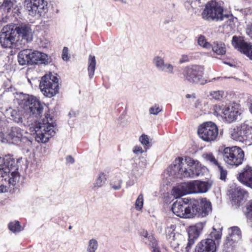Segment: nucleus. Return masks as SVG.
<instances>
[{
    "instance_id": "f3484780",
    "label": "nucleus",
    "mask_w": 252,
    "mask_h": 252,
    "mask_svg": "<svg viewBox=\"0 0 252 252\" xmlns=\"http://www.w3.org/2000/svg\"><path fill=\"white\" fill-rule=\"evenodd\" d=\"M14 31L16 32V35L18 34V37H21L22 40L27 42L32 40V29L29 24L21 23L16 26Z\"/></svg>"
},
{
    "instance_id": "f03ea898",
    "label": "nucleus",
    "mask_w": 252,
    "mask_h": 252,
    "mask_svg": "<svg viewBox=\"0 0 252 252\" xmlns=\"http://www.w3.org/2000/svg\"><path fill=\"white\" fill-rule=\"evenodd\" d=\"M0 161V193L7 192L20 178L17 162L11 157L1 158Z\"/></svg>"
},
{
    "instance_id": "412c9836",
    "label": "nucleus",
    "mask_w": 252,
    "mask_h": 252,
    "mask_svg": "<svg viewBox=\"0 0 252 252\" xmlns=\"http://www.w3.org/2000/svg\"><path fill=\"white\" fill-rule=\"evenodd\" d=\"M189 183H184L174 187L172 190V195L175 198L181 197L185 195L191 193Z\"/></svg>"
},
{
    "instance_id": "6ab92c4d",
    "label": "nucleus",
    "mask_w": 252,
    "mask_h": 252,
    "mask_svg": "<svg viewBox=\"0 0 252 252\" xmlns=\"http://www.w3.org/2000/svg\"><path fill=\"white\" fill-rule=\"evenodd\" d=\"M248 192L244 189L237 188L232 194V204L236 208L240 207L246 195Z\"/></svg>"
},
{
    "instance_id": "2eb2a0df",
    "label": "nucleus",
    "mask_w": 252,
    "mask_h": 252,
    "mask_svg": "<svg viewBox=\"0 0 252 252\" xmlns=\"http://www.w3.org/2000/svg\"><path fill=\"white\" fill-rule=\"evenodd\" d=\"M237 179L243 186L252 189V166H244L238 173Z\"/></svg>"
},
{
    "instance_id": "4468645a",
    "label": "nucleus",
    "mask_w": 252,
    "mask_h": 252,
    "mask_svg": "<svg viewBox=\"0 0 252 252\" xmlns=\"http://www.w3.org/2000/svg\"><path fill=\"white\" fill-rule=\"evenodd\" d=\"M184 165L183 158L178 157L176 158L173 162V164L171 165V173L180 178L192 176L193 174L189 173L188 169L183 168Z\"/></svg>"
},
{
    "instance_id": "393cba45",
    "label": "nucleus",
    "mask_w": 252,
    "mask_h": 252,
    "mask_svg": "<svg viewBox=\"0 0 252 252\" xmlns=\"http://www.w3.org/2000/svg\"><path fill=\"white\" fill-rule=\"evenodd\" d=\"M22 131L18 127H12L9 135L13 140L20 141L23 136Z\"/></svg>"
},
{
    "instance_id": "1a4fd4ad",
    "label": "nucleus",
    "mask_w": 252,
    "mask_h": 252,
    "mask_svg": "<svg viewBox=\"0 0 252 252\" xmlns=\"http://www.w3.org/2000/svg\"><path fill=\"white\" fill-rule=\"evenodd\" d=\"M200 138L207 142H211L216 140L219 134V129L217 125L212 122H206L200 125L197 130Z\"/></svg>"
},
{
    "instance_id": "72a5a7b5",
    "label": "nucleus",
    "mask_w": 252,
    "mask_h": 252,
    "mask_svg": "<svg viewBox=\"0 0 252 252\" xmlns=\"http://www.w3.org/2000/svg\"><path fill=\"white\" fill-rule=\"evenodd\" d=\"M216 168L220 173V179L222 181H225L227 175V170L221 165V163Z\"/></svg>"
},
{
    "instance_id": "a878e982",
    "label": "nucleus",
    "mask_w": 252,
    "mask_h": 252,
    "mask_svg": "<svg viewBox=\"0 0 252 252\" xmlns=\"http://www.w3.org/2000/svg\"><path fill=\"white\" fill-rule=\"evenodd\" d=\"M96 66V60L94 56L90 55L88 60V71L90 78L94 76Z\"/></svg>"
},
{
    "instance_id": "79ce46f5",
    "label": "nucleus",
    "mask_w": 252,
    "mask_h": 252,
    "mask_svg": "<svg viewBox=\"0 0 252 252\" xmlns=\"http://www.w3.org/2000/svg\"><path fill=\"white\" fill-rule=\"evenodd\" d=\"M210 94L215 99L220 100L222 97V92L220 91H214L210 93Z\"/></svg>"
},
{
    "instance_id": "2f4dec72",
    "label": "nucleus",
    "mask_w": 252,
    "mask_h": 252,
    "mask_svg": "<svg viewBox=\"0 0 252 252\" xmlns=\"http://www.w3.org/2000/svg\"><path fill=\"white\" fill-rule=\"evenodd\" d=\"M16 2V0H4L3 3L0 5V10L3 9L8 12Z\"/></svg>"
},
{
    "instance_id": "ea45409f",
    "label": "nucleus",
    "mask_w": 252,
    "mask_h": 252,
    "mask_svg": "<svg viewBox=\"0 0 252 252\" xmlns=\"http://www.w3.org/2000/svg\"><path fill=\"white\" fill-rule=\"evenodd\" d=\"M198 160H195L193 158L189 157H185V161L187 163L188 165L190 168L193 167L194 164L197 162Z\"/></svg>"
},
{
    "instance_id": "7c9ffc66",
    "label": "nucleus",
    "mask_w": 252,
    "mask_h": 252,
    "mask_svg": "<svg viewBox=\"0 0 252 252\" xmlns=\"http://www.w3.org/2000/svg\"><path fill=\"white\" fill-rule=\"evenodd\" d=\"M107 178L106 175L103 172H101L99 174L94 184V188H98L101 187L105 183Z\"/></svg>"
},
{
    "instance_id": "e433bc0d",
    "label": "nucleus",
    "mask_w": 252,
    "mask_h": 252,
    "mask_svg": "<svg viewBox=\"0 0 252 252\" xmlns=\"http://www.w3.org/2000/svg\"><path fill=\"white\" fill-rule=\"evenodd\" d=\"M98 247V243L95 239H92L89 242L87 248L88 252H95Z\"/></svg>"
},
{
    "instance_id": "b1692460",
    "label": "nucleus",
    "mask_w": 252,
    "mask_h": 252,
    "mask_svg": "<svg viewBox=\"0 0 252 252\" xmlns=\"http://www.w3.org/2000/svg\"><path fill=\"white\" fill-rule=\"evenodd\" d=\"M188 242L186 248V251L189 252L191 247L194 244L195 241L198 237V234L196 229L194 227L190 228L188 232Z\"/></svg>"
},
{
    "instance_id": "39448f33",
    "label": "nucleus",
    "mask_w": 252,
    "mask_h": 252,
    "mask_svg": "<svg viewBox=\"0 0 252 252\" xmlns=\"http://www.w3.org/2000/svg\"><path fill=\"white\" fill-rule=\"evenodd\" d=\"M18 60L21 65H33L48 63V56L45 53L31 49L21 51L18 54Z\"/></svg>"
},
{
    "instance_id": "ddd939ff",
    "label": "nucleus",
    "mask_w": 252,
    "mask_h": 252,
    "mask_svg": "<svg viewBox=\"0 0 252 252\" xmlns=\"http://www.w3.org/2000/svg\"><path fill=\"white\" fill-rule=\"evenodd\" d=\"M232 45L235 49L245 55L252 61V44L246 42L242 36H233Z\"/></svg>"
},
{
    "instance_id": "bb28decb",
    "label": "nucleus",
    "mask_w": 252,
    "mask_h": 252,
    "mask_svg": "<svg viewBox=\"0 0 252 252\" xmlns=\"http://www.w3.org/2000/svg\"><path fill=\"white\" fill-rule=\"evenodd\" d=\"M211 48L217 55H223L226 53L225 44L222 43L214 42Z\"/></svg>"
},
{
    "instance_id": "bf43d9fd",
    "label": "nucleus",
    "mask_w": 252,
    "mask_h": 252,
    "mask_svg": "<svg viewBox=\"0 0 252 252\" xmlns=\"http://www.w3.org/2000/svg\"><path fill=\"white\" fill-rule=\"evenodd\" d=\"M186 97H187V98H189V97H190V95H189V94H187V95H186Z\"/></svg>"
},
{
    "instance_id": "4be33fe9",
    "label": "nucleus",
    "mask_w": 252,
    "mask_h": 252,
    "mask_svg": "<svg viewBox=\"0 0 252 252\" xmlns=\"http://www.w3.org/2000/svg\"><path fill=\"white\" fill-rule=\"evenodd\" d=\"M189 183H184L174 187L172 190V195L175 198L181 197L185 195L191 193Z\"/></svg>"
},
{
    "instance_id": "052dcab7",
    "label": "nucleus",
    "mask_w": 252,
    "mask_h": 252,
    "mask_svg": "<svg viewBox=\"0 0 252 252\" xmlns=\"http://www.w3.org/2000/svg\"><path fill=\"white\" fill-rule=\"evenodd\" d=\"M71 228H72V227H71V226H70L69 227V229H71Z\"/></svg>"
},
{
    "instance_id": "aec40b11",
    "label": "nucleus",
    "mask_w": 252,
    "mask_h": 252,
    "mask_svg": "<svg viewBox=\"0 0 252 252\" xmlns=\"http://www.w3.org/2000/svg\"><path fill=\"white\" fill-rule=\"evenodd\" d=\"M189 183L191 193H204L207 192L210 188L208 182L194 181Z\"/></svg>"
},
{
    "instance_id": "f257e3e1",
    "label": "nucleus",
    "mask_w": 252,
    "mask_h": 252,
    "mask_svg": "<svg viewBox=\"0 0 252 252\" xmlns=\"http://www.w3.org/2000/svg\"><path fill=\"white\" fill-rule=\"evenodd\" d=\"M172 211L177 216L192 219L207 216L212 210L211 203L206 198L195 199L183 198L175 201L172 206Z\"/></svg>"
},
{
    "instance_id": "4c0bfd02",
    "label": "nucleus",
    "mask_w": 252,
    "mask_h": 252,
    "mask_svg": "<svg viewBox=\"0 0 252 252\" xmlns=\"http://www.w3.org/2000/svg\"><path fill=\"white\" fill-rule=\"evenodd\" d=\"M143 195L142 193L140 194L135 203V207L137 210L140 211L143 206Z\"/></svg>"
},
{
    "instance_id": "9d476101",
    "label": "nucleus",
    "mask_w": 252,
    "mask_h": 252,
    "mask_svg": "<svg viewBox=\"0 0 252 252\" xmlns=\"http://www.w3.org/2000/svg\"><path fill=\"white\" fill-rule=\"evenodd\" d=\"M203 74L204 68L201 65L195 64L186 66L182 73L185 80L193 83H199Z\"/></svg>"
},
{
    "instance_id": "864d4df0",
    "label": "nucleus",
    "mask_w": 252,
    "mask_h": 252,
    "mask_svg": "<svg viewBox=\"0 0 252 252\" xmlns=\"http://www.w3.org/2000/svg\"><path fill=\"white\" fill-rule=\"evenodd\" d=\"M121 183H122V181L121 180H120V183L118 184V185H117V186L113 185L112 188L114 189H116V190L119 189L121 188Z\"/></svg>"
},
{
    "instance_id": "680f3d73",
    "label": "nucleus",
    "mask_w": 252,
    "mask_h": 252,
    "mask_svg": "<svg viewBox=\"0 0 252 252\" xmlns=\"http://www.w3.org/2000/svg\"><path fill=\"white\" fill-rule=\"evenodd\" d=\"M2 160V159L1 158V157H0V161Z\"/></svg>"
},
{
    "instance_id": "49530a36",
    "label": "nucleus",
    "mask_w": 252,
    "mask_h": 252,
    "mask_svg": "<svg viewBox=\"0 0 252 252\" xmlns=\"http://www.w3.org/2000/svg\"><path fill=\"white\" fill-rule=\"evenodd\" d=\"M163 68H162L163 70H164L166 72H168L170 73L173 72V66L170 64H165Z\"/></svg>"
},
{
    "instance_id": "a211bd4d",
    "label": "nucleus",
    "mask_w": 252,
    "mask_h": 252,
    "mask_svg": "<svg viewBox=\"0 0 252 252\" xmlns=\"http://www.w3.org/2000/svg\"><path fill=\"white\" fill-rule=\"evenodd\" d=\"M27 7L32 14L41 15L47 9V2L44 0H30Z\"/></svg>"
},
{
    "instance_id": "f704fd0d",
    "label": "nucleus",
    "mask_w": 252,
    "mask_h": 252,
    "mask_svg": "<svg viewBox=\"0 0 252 252\" xmlns=\"http://www.w3.org/2000/svg\"><path fill=\"white\" fill-rule=\"evenodd\" d=\"M227 107L224 106L223 105L220 106L215 105L214 106V113L217 116H220L223 117L225 113L224 110H225Z\"/></svg>"
},
{
    "instance_id": "6e6552de",
    "label": "nucleus",
    "mask_w": 252,
    "mask_h": 252,
    "mask_svg": "<svg viewBox=\"0 0 252 252\" xmlns=\"http://www.w3.org/2000/svg\"><path fill=\"white\" fill-rule=\"evenodd\" d=\"M201 16L207 21H221L223 19V8L216 0L208 1L201 13Z\"/></svg>"
},
{
    "instance_id": "09e8293b",
    "label": "nucleus",
    "mask_w": 252,
    "mask_h": 252,
    "mask_svg": "<svg viewBox=\"0 0 252 252\" xmlns=\"http://www.w3.org/2000/svg\"><path fill=\"white\" fill-rule=\"evenodd\" d=\"M133 152L135 154H142L143 153V150L141 146H135L133 149Z\"/></svg>"
},
{
    "instance_id": "a18cd8bd",
    "label": "nucleus",
    "mask_w": 252,
    "mask_h": 252,
    "mask_svg": "<svg viewBox=\"0 0 252 252\" xmlns=\"http://www.w3.org/2000/svg\"><path fill=\"white\" fill-rule=\"evenodd\" d=\"M166 238L167 239H172L174 240L175 236V233L174 231L172 232L169 229H166Z\"/></svg>"
},
{
    "instance_id": "9b49d317",
    "label": "nucleus",
    "mask_w": 252,
    "mask_h": 252,
    "mask_svg": "<svg viewBox=\"0 0 252 252\" xmlns=\"http://www.w3.org/2000/svg\"><path fill=\"white\" fill-rule=\"evenodd\" d=\"M16 32L10 26L3 28L0 34V44L3 48H13L15 46L16 41Z\"/></svg>"
},
{
    "instance_id": "5701e85b",
    "label": "nucleus",
    "mask_w": 252,
    "mask_h": 252,
    "mask_svg": "<svg viewBox=\"0 0 252 252\" xmlns=\"http://www.w3.org/2000/svg\"><path fill=\"white\" fill-rule=\"evenodd\" d=\"M224 115L223 117L229 123H231L237 120V117L240 115L238 110L232 107L231 108L227 107L224 110Z\"/></svg>"
},
{
    "instance_id": "58836bf2",
    "label": "nucleus",
    "mask_w": 252,
    "mask_h": 252,
    "mask_svg": "<svg viewBox=\"0 0 252 252\" xmlns=\"http://www.w3.org/2000/svg\"><path fill=\"white\" fill-rule=\"evenodd\" d=\"M139 141L144 146L145 148H148L150 147L149 138L147 135L143 134L139 137Z\"/></svg>"
},
{
    "instance_id": "473e14b6",
    "label": "nucleus",
    "mask_w": 252,
    "mask_h": 252,
    "mask_svg": "<svg viewBox=\"0 0 252 252\" xmlns=\"http://www.w3.org/2000/svg\"><path fill=\"white\" fill-rule=\"evenodd\" d=\"M8 228L13 233L19 232L22 230V226L19 221H14L9 223Z\"/></svg>"
},
{
    "instance_id": "0eeeda50",
    "label": "nucleus",
    "mask_w": 252,
    "mask_h": 252,
    "mask_svg": "<svg viewBox=\"0 0 252 252\" xmlns=\"http://www.w3.org/2000/svg\"><path fill=\"white\" fill-rule=\"evenodd\" d=\"M222 233L214 230L209 235V238L202 240L195 246L194 252H216L217 246L221 240Z\"/></svg>"
},
{
    "instance_id": "c9c22d12",
    "label": "nucleus",
    "mask_w": 252,
    "mask_h": 252,
    "mask_svg": "<svg viewBox=\"0 0 252 252\" xmlns=\"http://www.w3.org/2000/svg\"><path fill=\"white\" fill-rule=\"evenodd\" d=\"M198 44L206 49L211 48L212 45L206 41L205 37L204 35H200L198 38Z\"/></svg>"
},
{
    "instance_id": "603ef678",
    "label": "nucleus",
    "mask_w": 252,
    "mask_h": 252,
    "mask_svg": "<svg viewBox=\"0 0 252 252\" xmlns=\"http://www.w3.org/2000/svg\"><path fill=\"white\" fill-rule=\"evenodd\" d=\"M232 230L233 233H236L237 235L240 233V230L237 226L232 227Z\"/></svg>"
},
{
    "instance_id": "dca6fc26",
    "label": "nucleus",
    "mask_w": 252,
    "mask_h": 252,
    "mask_svg": "<svg viewBox=\"0 0 252 252\" xmlns=\"http://www.w3.org/2000/svg\"><path fill=\"white\" fill-rule=\"evenodd\" d=\"M27 104L29 106L30 115L36 118L41 117L43 112V106L40 101L35 97H29Z\"/></svg>"
},
{
    "instance_id": "5fc2aeb1",
    "label": "nucleus",
    "mask_w": 252,
    "mask_h": 252,
    "mask_svg": "<svg viewBox=\"0 0 252 252\" xmlns=\"http://www.w3.org/2000/svg\"><path fill=\"white\" fill-rule=\"evenodd\" d=\"M176 227V225L175 224H171V225H170V226L167 227L166 229H169L171 231H172V232H173V231H175Z\"/></svg>"
},
{
    "instance_id": "423d86ee",
    "label": "nucleus",
    "mask_w": 252,
    "mask_h": 252,
    "mask_svg": "<svg viewBox=\"0 0 252 252\" xmlns=\"http://www.w3.org/2000/svg\"><path fill=\"white\" fill-rule=\"evenodd\" d=\"M59 85L58 75L49 72L41 77L39 87L45 96L52 97L59 93Z\"/></svg>"
},
{
    "instance_id": "7ed1b4c3",
    "label": "nucleus",
    "mask_w": 252,
    "mask_h": 252,
    "mask_svg": "<svg viewBox=\"0 0 252 252\" xmlns=\"http://www.w3.org/2000/svg\"><path fill=\"white\" fill-rule=\"evenodd\" d=\"M56 126L53 117L50 114H46L43 123H39L38 126L34 128L36 141L42 143L48 142L49 138L55 134Z\"/></svg>"
},
{
    "instance_id": "20e7f679",
    "label": "nucleus",
    "mask_w": 252,
    "mask_h": 252,
    "mask_svg": "<svg viewBox=\"0 0 252 252\" xmlns=\"http://www.w3.org/2000/svg\"><path fill=\"white\" fill-rule=\"evenodd\" d=\"M219 151L224 162L228 165L237 167L241 165L245 158L244 151L238 146L220 147Z\"/></svg>"
},
{
    "instance_id": "4d7b16f0",
    "label": "nucleus",
    "mask_w": 252,
    "mask_h": 252,
    "mask_svg": "<svg viewBox=\"0 0 252 252\" xmlns=\"http://www.w3.org/2000/svg\"><path fill=\"white\" fill-rule=\"evenodd\" d=\"M249 110L251 113L252 114V102L251 103L250 105Z\"/></svg>"
},
{
    "instance_id": "37998d69",
    "label": "nucleus",
    "mask_w": 252,
    "mask_h": 252,
    "mask_svg": "<svg viewBox=\"0 0 252 252\" xmlns=\"http://www.w3.org/2000/svg\"><path fill=\"white\" fill-rule=\"evenodd\" d=\"M160 111L161 109L158 105H155L150 109V113L154 115H157Z\"/></svg>"
},
{
    "instance_id": "c756f323",
    "label": "nucleus",
    "mask_w": 252,
    "mask_h": 252,
    "mask_svg": "<svg viewBox=\"0 0 252 252\" xmlns=\"http://www.w3.org/2000/svg\"><path fill=\"white\" fill-rule=\"evenodd\" d=\"M244 213L247 220L252 222V199L245 205Z\"/></svg>"
},
{
    "instance_id": "c03bdc74",
    "label": "nucleus",
    "mask_w": 252,
    "mask_h": 252,
    "mask_svg": "<svg viewBox=\"0 0 252 252\" xmlns=\"http://www.w3.org/2000/svg\"><path fill=\"white\" fill-rule=\"evenodd\" d=\"M68 49L67 47H64L63 50L62 58L64 61H68L70 58L68 55Z\"/></svg>"
},
{
    "instance_id": "8fccbe9b",
    "label": "nucleus",
    "mask_w": 252,
    "mask_h": 252,
    "mask_svg": "<svg viewBox=\"0 0 252 252\" xmlns=\"http://www.w3.org/2000/svg\"><path fill=\"white\" fill-rule=\"evenodd\" d=\"M189 62V56L187 55H183L181 58L180 59V63H184Z\"/></svg>"
},
{
    "instance_id": "3c124183",
    "label": "nucleus",
    "mask_w": 252,
    "mask_h": 252,
    "mask_svg": "<svg viewBox=\"0 0 252 252\" xmlns=\"http://www.w3.org/2000/svg\"><path fill=\"white\" fill-rule=\"evenodd\" d=\"M148 233L147 231H144L143 232L142 236H143L144 237L148 238V240H154L155 241V239L152 236H148Z\"/></svg>"
},
{
    "instance_id": "de8ad7c7",
    "label": "nucleus",
    "mask_w": 252,
    "mask_h": 252,
    "mask_svg": "<svg viewBox=\"0 0 252 252\" xmlns=\"http://www.w3.org/2000/svg\"><path fill=\"white\" fill-rule=\"evenodd\" d=\"M246 32L247 34L252 39V24L249 25L247 26Z\"/></svg>"
},
{
    "instance_id": "cd10ccee",
    "label": "nucleus",
    "mask_w": 252,
    "mask_h": 252,
    "mask_svg": "<svg viewBox=\"0 0 252 252\" xmlns=\"http://www.w3.org/2000/svg\"><path fill=\"white\" fill-rule=\"evenodd\" d=\"M203 157L211 165L215 167H216L220 163L212 153H204L203 155Z\"/></svg>"
},
{
    "instance_id": "6e6d98bb",
    "label": "nucleus",
    "mask_w": 252,
    "mask_h": 252,
    "mask_svg": "<svg viewBox=\"0 0 252 252\" xmlns=\"http://www.w3.org/2000/svg\"><path fill=\"white\" fill-rule=\"evenodd\" d=\"M66 160L70 163H73L74 161V158L70 156L67 157Z\"/></svg>"
},
{
    "instance_id": "13d9d810",
    "label": "nucleus",
    "mask_w": 252,
    "mask_h": 252,
    "mask_svg": "<svg viewBox=\"0 0 252 252\" xmlns=\"http://www.w3.org/2000/svg\"><path fill=\"white\" fill-rule=\"evenodd\" d=\"M14 120L15 122H16L18 123V122H21V120H22V118L19 117V118H18V120H15V119H14Z\"/></svg>"
},
{
    "instance_id": "c85d7f7f",
    "label": "nucleus",
    "mask_w": 252,
    "mask_h": 252,
    "mask_svg": "<svg viewBox=\"0 0 252 252\" xmlns=\"http://www.w3.org/2000/svg\"><path fill=\"white\" fill-rule=\"evenodd\" d=\"M201 164L197 161V162L194 164L193 167H191L189 169H188L189 173L193 174L192 176L188 177V178H193L195 176H199L201 173Z\"/></svg>"
},
{
    "instance_id": "a19ab883",
    "label": "nucleus",
    "mask_w": 252,
    "mask_h": 252,
    "mask_svg": "<svg viewBox=\"0 0 252 252\" xmlns=\"http://www.w3.org/2000/svg\"><path fill=\"white\" fill-rule=\"evenodd\" d=\"M154 61L157 67H161L164 66L165 64L164 63L163 60L159 57H157L154 59Z\"/></svg>"
},
{
    "instance_id": "f8f14e48",
    "label": "nucleus",
    "mask_w": 252,
    "mask_h": 252,
    "mask_svg": "<svg viewBox=\"0 0 252 252\" xmlns=\"http://www.w3.org/2000/svg\"><path fill=\"white\" fill-rule=\"evenodd\" d=\"M252 130V126L245 122L231 130V137L235 141L243 142L248 139Z\"/></svg>"
}]
</instances>
